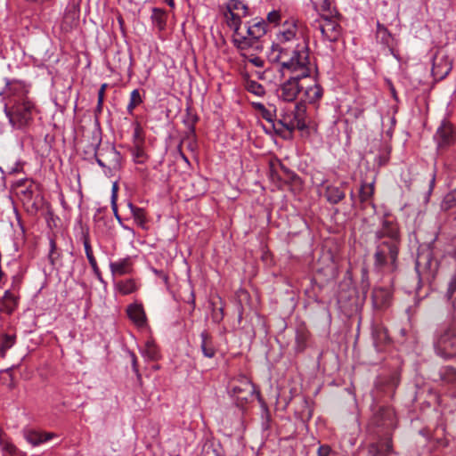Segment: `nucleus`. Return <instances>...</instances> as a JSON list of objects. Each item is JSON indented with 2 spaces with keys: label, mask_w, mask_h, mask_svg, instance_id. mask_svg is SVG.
Here are the masks:
<instances>
[{
  "label": "nucleus",
  "mask_w": 456,
  "mask_h": 456,
  "mask_svg": "<svg viewBox=\"0 0 456 456\" xmlns=\"http://www.w3.org/2000/svg\"><path fill=\"white\" fill-rule=\"evenodd\" d=\"M402 243L396 223L383 217L375 232L373 268L380 273H394L398 269V257Z\"/></svg>",
  "instance_id": "1"
},
{
  "label": "nucleus",
  "mask_w": 456,
  "mask_h": 456,
  "mask_svg": "<svg viewBox=\"0 0 456 456\" xmlns=\"http://www.w3.org/2000/svg\"><path fill=\"white\" fill-rule=\"evenodd\" d=\"M273 62L280 64L282 75L287 73L291 76L308 77L311 74L309 53L305 44L297 43L295 45H281L273 44L269 54Z\"/></svg>",
  "instance_id": "2"
},
{
  "label": "nucleus",
  "mask_w": 456,
  "mask_h": 456,
  "mask_svg": "<svg viewBox=\"0 0 456 456\" xmlns=\"http://www.w3.org/2000/svg\"><path fill=\"white\" fill-rule=\"evenodd\" d=\"M34 103L28 98L9 101L4 105V112L10 125L15 129H23L32 121Z\"/></svg>",
  "instance_id": "3"
},
{
  "label": "nucleus",
  "mask_w": 456,
  "mask_h": 456,
  "mask_svg": "<svg viewBox=\"0 0 456 456\" xmlns=\"http://www.w3.org/2000/svg\"><path fill=\"white\" fill-rule=\"evenodd\" d=\"M434 349L436 355L444 360H450L456 356V330L453 325L437 331Z\"/></svg>",
  "instance_id": "4"
},
{
  "label": "nucleus",
  "mask_w": 456,
  "mask_h": 456,
  "mask_svg": "<svg viewBox=\"0 0 456 456\" xmlns=\"http://www.w3.org/2000/svg\"><path fill=\"white\" fill-rule=\"evenodd\" d=\"M279 125L284 126L289 134H291L295 129L303 131L308 127L309 118L306 114V106L303 102L295 104L291 114L283 116L282 118L278 120Z\"/></svg>",
  "instance_id": "5"
},
{
  "label": "nucleus",
  "mask_w": 456,
  "mask_h": 456,
  "mask_svg": "<svg viewBox=\"0 0 456 456\" xmlns=\"http://www.w3.org/2000/svg\"><path fill=\"white\" fill-rule=\"evenodd\" d=\"M267 24L263 19H254L242 27V36L245 37L244 44H234L240 50H245L253 46V45L266 34Z\"/></svg>",
  "instance_id": "6"
},
{
  "label": "nucleus",
  "mask_w": 456,
  "mask_h": 456,
  "mask_svg": "<svg viewBox=\"0 0 456 456\" xmlns=\"http://www.w3.org/2000/svg\"><path fill=\"white\" fill-rule=\"evenodd\" d=\"M299 76H290L286 81L281 83L277 88V95L283 102H294L299 92L304 89V84L300 83L302 79Z\"/></svg>",
  "instance_id": "7"
},
{
  "label": "nucleus",
  "mask_w": 456,
  "mask_h": 456,
  "mask_svg": "<svg viewBox=\"0 0 456 456\" xmlns=\"http://www.w3.org/2000/svg\"><path fill=\"white\" fill-rule=\"evenodd\" d=\"M254 393L255 387L246 376H240L230 385V394L238 401L247 402Z\"/></svg>",
  "instance_id": "8"
},
{
  "label": "nucleus",
  "mask_w": 456,
  "mask_h": 456,
  "mask_svg": "<svg viewBox=\"0 0 456 456\" xmlns=\"http://www.w3.org/2000/svg\"><path fill=\"white\" fill-rule=\"evenodd\" d=\"M224 16L227 26L233 30L232 41L233 44H244L245 37L242 34L241 18L243 17L240 12H233L225 7Z\"/></svg>",
  "instance_id": "9"
},
{
  "label": "nucleus",
  "mask_w": 456,
  "mask_h": 456,
  "mask_svg": "<svg viewBox=\"0 0 456 456\" xmlns=\"http://www.w3.org/2000/svg\"><path fill=\"white\" fill-rule=\"evenodd\" d=\"M452 62L443 52L438 51L433 58L432 75L436 80L444 79L452 70Z\"/></svg>",
  "instance_id": "10"
},
{
  "label": "nucleus",
  "mask_w": 456,
  "mask_h": 456,
  "mask_svg": "<svg viewBox=\"0 0 456 456\" xmlns=\"http://www.w3.org/2000/svg\"><path fill=\"white\" fill-rule=\"evenodd\" d=\"M372 423L386 429L396 428L397 419L395 411L389 406L380 407L373 415Z\"/></svg>",
  "instance_id": "11"
},
{
  "label": "nucleus",
  "mask_w": 456,
  "mask_h": 456,
  "mask_svg": "<svg viewBox=\"0 0 456 456\" xmlns=\"http://www.w3.org/2000/svg\"><path fill=\"white\" fill-rule=\"evenodd\" d=\"M318 28L323 38L330 42H336L341 35V26L336 20L331 18H323L319 23Z\"/></svg>",
  "instance_id": "12"
},
{
  "label": "nucleus",
  "mask_w": 456,
  "mask_h": 456,
  "mask_svg": "<svg viewBox=\"0 0 456 456\" xmlns=\"http://www.w3.org/2000/svg\"><path fill=\"white\" fill-rule=\"evenodd\" d=\"M297 37V27L295 22H285L277 34V43L281 45L289 44L295 45L299 41Z\"/></svg>",
  "instance_id": "13"
},
{
  "label": "nucleus",
  "mask_w": 456,
  "mask_h": 456,
  "mask_svg": "<svg viewBox=\"0 0 456 456\" xmlns=\"http://www.w3.org/2000/svg\"><path fill=\"white\" fill-rule=\"evenodd\" d=\"M437 145L440 149H445L454 144L456 136L453 126L451 124L444 122L437 129L436 134Z\"/></svg>",
  "instance_id": "14"
},
{
  "label": "nucleus",
  "mask_w": 456,
  "mask_h": 456,
  "mask_svg": "<svg viewBox=\"0 0 456 456\" xmlns=\"http://www.w3.org/2000/svg\"><path fill=\"white\" fill-rule=\"evenodd\" d=\"M400 383V373L396 370L387 376H381L377 381V387L388 396H393Z\"/></svg>",
  "instance_id": "15"
},
{
  "label": "nucleus",
  "mask_w": 456,
  "mask_h": 456,
  "mask_svg": "<svg viewBox=\"0 0 456 456\" xmlns=\"http://www.w3.org/2000/svg\"><path fill=\"white\" fill-rule=\"evenodd\" d=\"M56 436L57 435L52 432H42L35 429L23 430V437L33 446L40 445Z\"/></svg>",
  "instance_id": "16"
},
{
  "label": "nucleus",
  "mask_w": 456,
  "mask_h": 456,
  "mask_svg": "<svg viewBox=\"0 0 456 456\" xmlns=\"http://www.w3.org/2000/svg\"><path fill=\"white\" fill-rule=\"evenodd\" d=\"M126 314L131 322L139 328L147 324V317L142 304L134 303L127 306Z\"/></svg>",
  "instance_id": "17"
},
{
  "label": "nucleus",
  "mask_w": 456,
  "mask_h": 456,
  "mask_svg": "<svg viewBox=\"0 0 456 456\" xmlns=\"http://www.w3.org/2000/svg\"><path fill=\"white\" fill-rule=\"evenodd\" d=\"M5 94L8 95L7 102L28 98V90L26 89L25 85L20 81H7Z\"/></svg>",
  "instance_id": "18"
},
{
  "label": "nucleus",
  "mask_w": 456,
  "mask_h": 456,
  "mask_svg": "<svg viewBox=\"0 0 456 456\" xmlns=\"http://www.w3.org/2000/svg\"><path fill=\"white\" fill-rule=\"evenodd\" d=\"M433 259L430 251L419 253L416 259L415 269L419 279L431 272Z\"/></svg>",
  "instance_id": "19"
},
{
  "label": "nucleus",
  "mask_w": 456,
  "mask_h": 456,
  "mask_svg": "<svg viewBox=\"0 0 456 456\" xmlns=\"http://www.w3.org/2000/svg\"><path fill=\"white\" fill-rule=\"evenodd\" d=\"M392 293L387 288H375L372 291V303L375 308L382 309L387 307L391 300Z\"/></svg>",
  "instance_id": "20"
},
{
  "label": "nucleus",
  "mask_w": 456,
  "mask_h": 456,
  "mask_svg": "<svg viewBox=\"0 0 456 456\" xmlns=\"http://www.w3.org/2000/svg\"><path fill=\"white\" fill-rule=\"evenodd\" d=\"M19 293L12 290H5L1 299L2 309L8 314H12L18 307Z\"/></svg>",
  "instance_id": "21"
},
{
  "label": "nucleus",
  "mask_w": 456,
  "mask_h": 456,
  "mask_svg": "<svg viewBox=\"0 0 456 456\" xmlns=\"http://www.w3.org/2000/svg\"><path fill=\"white\" fill-rule=\"evenodd\" d=\"M110 269L113 275H125L132 273L133 262L132 259L127 256L122 259H118L115 262H110Z\"/></svg>",
  "instance_id": "22"
},
{
  "label": "nucleus",
  "mask_w": 456,
  "mask_h": 456,
  "mask_svg": "<svg viewBox=\"0 0 456 456\" xmlns=\"http://www.w3.org/2000/svg\"><path fill=\"white\" fill-rule=\"evenodd\" d=\"M200 350L207 358H214L216 354L214 339L207 330L200 333Z\"/></svg>",
  "instance_id": "23"
},
{
  "label": "nucleus",
  "mask_w": 456,
  "mask_h": 456,
  "mask_svg": "<svg viewBox=\"0 0 456 456\" xmlns=\"http://www.w3.org/2000/svg\"><path fill=\"white\" fill-rule=\"evenodd\" d=\"M303 90L305 101L309 103L319 102L323 95V89L316 81H314L313 85L306 86L304 85Z\"/></svg>",
  "instance_id": "24"
},
{
  "label": "nucleus",
  "mask_w": 456,
  "mask_h": 456,
  "mask_svg": "<svg viewBox=\"0 0 456 456\" xmlns=\"http://www.w3.org/2000/svg\"><path fill=\"white\" fill-rule=\"evenodd\" d=\"M372 338L373 344L378 351H381L383 346L387 344L390 340L389 336L387 334V330L381 325H377L373 327Z\"/></svg>",
  "instance_id": "25"
},
{
  "label": "nucleus",
  "mask_w": 456,
  "mask_h": 456,
  "mask_svg": "<svg viewBox=\"0 0 456 456\" xmlns=\"http://www.w3.org/2000/svg\"><path fill=\"white\" fill-rule=\"evenodd\" d=\"M140 352L142 357H144V359L149 362H155L160 358L159 346L152 339L147 340L144 346L140 349Z\"/></svg>",
  "instance_id": "26"
},
{
  "label": "nucleus",
  "mask_w": 456,
  "mask_h": 456,
  "mask_svg": "<svg viewBox=\"0 0 456 456\" xmlns=\"http://www.w3.org/2000/svg\"><path fill=\"white\" fill-rule=\"evenodd\" d=\"M325 197L330 203L338 204L346 197V193L341 187L330 185L326 188Z\"/></svg>",
  "instance_id": "27"
},
{
  "label": "nucleus",
  "mask_w": 456,
  "mask_h": 456,
  "mask_svg": "<svg viewBox=\"0 0 456 456\" xmlns=\"http://www.w3.org/2000/svg\"><path fill=\"white\" fill-rule=\"evenodd\" d=\"M377 38L379 42L387 47L392 48L394 46V38L389 30L383 24L377 23Z\"/></svg>",
  "instance_id": "28"
},
{
  "label": "nucleus",
  "mask_w": 456,
  "mask_h": 456,
  "mask_svg": "<svg viewBox=\"0 0 456 456\" xmlns=\"http://www.w3.org/2000/svg\"><path fill=\"white\" fill-rule=\"evenodd\" d=\"M439 379L450 385H456V368L452 366H444L438 371Z\"/></svg>",
  "instance_id": "29"
},
{
  "label": "nucleus",
  "mask_w": 456,
  "mask_h": 456,
  "mask_svg": "<svg viewBox=\"0 0 456 456\" xmlns=\"http://www.w3.org/2000/svg\"><path fill=\"white\" fill-rule=\"evenodd\" d=\"M151 20L153 24L162 31L167 26V12L163 9L154 7L152 9Z\"/></svg>",
  "instance_id": "30"
},
{
  "label": "nucleus",
  "mask_w": 456,
  "mask_h": 456,
  "mask_svg": "<svg viewBox=\"0 0 456 456\" xmlns=\"http://www.w3.org/2000/svg\"><path fill=\"white\" fill-rule=\"evenodd\" d=\"M0 447L4 455L25 456V453L19 450L10 440L0 436Z\"/></svg>",
  "instance_id": "31"
},
{
  "label": "nucleus",
  "mask_w": 456,
  "mask_h": 456,
  "mask_svg": "<svg viewBox=\"0 0 456 456\" xmlns=\"http://www.w3.org/2000/svg\"><path fill=\"white\" fill-rule=\"evenodd\" d=\"M117 289L122 295H129L137 290L138 286L134 279H126L117 283Z\"/></svg>",
  "instance_id": "32"
},
{
  "label": "nucleus",
  "mask_w": 456,
  "mask_h": 456,
  "mask_svg": "<svg viewBox=\"0 0 456 456\" xmlns=\"http://www.w3.org/2000/svg\"><path fill=\"white\" fill-rule=\"evenodd\" d=\"M226 8L233 12H240L242 16H248L249 14L248 4L243 0H229L226 4Z\"/></svg>",
  "instance_id": "33"
},
{
  "label": "nucleus",
  "mask_w": 456,
  "mask_h": 456,
  "mask_svg": "<svg viewBox=\"0 0 456 456\" xmlns=\"http://www.w3.org/2000/svg\"><path fill=\"white\" fill-rule=\"evenodd\" d=\"M142 102V99L138 89H134L130 94V100L126 107V111L128 114L133 115L134 110L136 106L140 105Z\"/></svg>",
  "instance_id": "34"
},
{
  "label": "nucleus",
  "mask_w": 456,
  "mask_h": 456,
  "mask_svg": "<svg viewBox=\"0 0 456 456\" xmlns=\"http://www.w3.org/2000/svg\"><path fill=\"white\" fill-rule=\"evenodd\" d=\"M373 193H374L373 183H362L360 188V191H359L360 201L362 203L368 202L371 199Z\"/></svg>",
  "instance_id": "35"
},
{
  "label": "nucleus",
  "mask_w": 456,
  "mask_h": 456,
  "mask_svg": "<svg viewBox=\"0 0 456 456\" xmlns=\"http://www.w3.org/2000/svg\"><path fill=\"white\" fill-rule=\"evenodd\" d=\"M129 207L131 208V212L135 223L139 226L144 227V224L146 223V215L144 209L142 208L133 206L132 204H129Z\"/></svg>",
  "instance_id": "36"
},
{
  "label": "nucleus",
  "mask_w": 456,
  "mask_h": 456,
  "mask_svg": "<svg viewBox=\"0 0 456 456\" xmlns=\"http://www.w3.org/2000/svg\"><path fill=\"white\" fill-rule=\"evenodd\" d=\"M132 155L134 162L143 164L147 160V155L142 148V144L136 142L132 150Z\"/></svg>",
  "instance_id": "37"
},
{
  "label": "nucleus",
  "mask_w": 456,
  "mask_h": 456,
  "mask_svg": "<svg viewBox=\"0 0 456 456\" xmlns=\"http://www.w3.org/2000/svg\"><path fill=\"white\" fill-rule=\"evenodd\" d=\"M441 207L444 210H449L456 207V188L449 191L444 197Z\"/></svg>",
  "instance_id": "38"
},
{
  "label": "nucleus",
  "mask_w": 456,
  "mask_h": 456,
  "mask_svg": "<svg viewBox=\"0 0 456 456\" xmlns=\"http://www.w3.org/2000/svg\"><path fill=\"white\" fill-rule=\"evenodd\" d=\"M201 456H224V453L220 444H212L203 448Z\"/></svg>",
  "instance_id": "39"
},
{
  "label": "nucleus",
  "mask_w": 456,
  "mask_h": 456,
  "mask_svg": "<svg viewBox=\"0 0 456 456\" xmlns=\"http://www.w3.org/2000/svg\"><path fill=\"white\" fill-rule=\"evenodd\" d=\"M15 344V336L5 334L1 341L0 354L4 357L7 350Z\"/></svg>",
  "instance_id": "40"
},
{
  "label": "nucleus",
  "mask_w": 456,
  "mask_h": 456,
  "mask_svg": "<svg viewBox=\"0 0 456 456\" xmlns=\"http://www.w3.org/2000/svg\"><path fill=\"white\" fill-rule=\"evenodd\" d=\"M81 240L83 241L86 256L88 262L94 260L95 257L93 253V248H92V246L90 243L88 232H83L82 236H81Z\"/></svg>",
  "instance_id": "41"
},
{
  "label": "nucleus",
  "mask_w": 456,
  "mask_h": 456,
  "mask_svg": "<svg viewBox=\"0 0 456 456\" xmlns=\"http://www.w3.org/2000/svg\"><path fill=\"white\" fill-rule=\"evenodd\" d=\"M247 90L257 96H262L265 93L264 86L253 80L248 81Z\"/></svg>",
  "instance_id": "42"
},
{
  "label": "nucleus",
  "mask_w": 456,
  "mask_h": 456,
  "mask_svg": "<svg viewBox=\"0 0 456 456\" xmlns=\"http://www.w3.org/2000/svg\"><path fill=\"white\" fill-rule=\"evenodd\" d=\"M23 185L25 188L20 191V194L23 195L26 200H29L33 196L36 184L33 181L26 180L23 182Z\"/></svg>",
  "instance_id": "43"
},
{
  "label": "nucleus",
  "mask_w": 456,
  "mask_h": 456,
  "mask_svg": "<svg viewBox=\"0 0 456 456\" xmlns=\"http://www.w3.org/2000/svg\"><path fill=\"white\" fill-rule=\"evenodd\" d=\"M23 281V276L20 273H17L12 276L11 285L8 290H12L15 292H20L21 284Z\"/></svg>",
  "instance_id": "44"
},
{
  "label": "nucleus",
  "mask_w": 456,
  "mask_h": 456,
  "mask_svg": "<svg viewBox=\"0 0 456 456\" xmlns=\"http://www.w3.org/2000/svg\"><path fill=\"white\" fill-rule=\"evenodd\" d=\"M56 243L53 239L50 240V250L48 259L52 265H54L56 260L59 258L60 254L57 252Z\"/></svg>",
  "instance_id": "45"
},
{
  "label": "nucleus",
  "mask_w": 456,
  "mask_h": 456,
  "mask_svg": "<svg viewBox=\"0 0 456 456\" xmlns=\"http://www.w3.org/2000/svg\"><path fill=\"white\" fill-rule=\"evenodd\" d=\"M314 8L320 11H329L330 8V0H311Z\"/></svg>",
  "instance_id": "46"
},
{
  "label": "nucleus",
  "mask_w": 456,
  "mask_h": 456,
  "mask_svg": "<svg viewBox=\"0 0 456 456\" xmlns=\"http://www.w3.org/2000/svg\"><path fill=\"white\" fill-rule=\"evenodd\" d=\"M129 354H130L131 362H132V370L134 372V374L136 375L137 379L141 380L142 379V375H141V373L139 371L137 357L134 354V353H133V352H129Z\"/></svg>",
  "instance_id": "47"
},
{
  "label": "nucleus",
  "mask_w": 456,
  "mask_h": 456,
  "mask_svg": "<svg viewBox=\"0 0 456 456\" xmlns=\"http://www.w3.org/2000/svg\"><path fill=\"white\" fill-rule=\"evenodd\" d=\"M129 354H130L131 362H132V370L134 372V374L136 375L137 379L141 380L142 379V375H141V373L139 371L137 357L134 354V353H133V352H129Z\"/></svg>",
  "instance_id": "48"
},
{
  "label": "nucleus",
  "mask_w": 456,
  "mask_h": 456,
  "mask_svg": "<svg viewBox=\"0 0 456 456\" xmlns=\"http://www.w3.org/2000/svg\"><path fill=\"white\" fill-rule=\"evenodd\" d=\"M117 191H118V187H117V184L114 183L113 184V187H112V195H111V207H112V209H113V212L116 216V217L118 218V220L120 221V217L118 215V208H117V204H116V200H117Z\"/></svg>",
  "instance_id": "49"
},
{
  "label": "nucleus",
  "mask_w": 456,
  "mask_h": 456,
  "mask_svg": "<svg viewBox=\"0 0 456 456\" xmlns=\"http://www.w3.org/2000/svg\"><path fill=\"white\" fill-rule=\"evenodd\" d=\"M379 447L383 451V455H387L392 452V440L391 438H387L380 444H379Z\"/></svg>",
  "instance_id": "50"
},
{
  "label": "nucleus",
  "mask_w": 456,
  "mask_h": 456,
  "mask_svg": "<svg viewBox=\"0 0 456 456\" xmlns=\"http://www.w3.org/2000/svg\"><path fill=\"white\" fill-rule=\"evenodd\" d=\"M281 20V13L279 11H272L270 12L268 14H267V20L270 22V23H278L279 20Z\"/></svg>",
  "instance_id": "51"
},
{
  "label": "nucleus",
  "mask_w": 456,
  "mask_h": 456,
  "mask_svg": "<svg viewBox=\"0 0 456 456\" xmlns=\"http://www.w3.org/2000/svg\"><path fill=\"white\" fill-rule=\"evenodd\" d=\"M248 61L258 68L264 67L265 64V61L258 56H251L248 59Z\"/></svg>",
  "instance_id": "52"
},
{
  "label": "nucleus",
  "mask_w": 456,
  "mask_h": 456,
  "mask_svg": "<svg viewBox=\"0 0 456 456\" xmlns=\"http://www.w3.org/2000/svg\"><path fill=\"white\" fill-rule=\"evenodd\" d=\"M331 452V448L327 444H322L319 446L317 450L318 456H330Z\"/></svg>",
  "instance_id": "53"
},
{
  "label": "nucleus",
  "mask_w": 456,
  "mask_h": 456,
  "mask_svg": "<svg viewBox=\"0 0 456 456\" xmlns=\"http://www.w3.org/2000/svg\"><path fill=\"white\" fill-rule=\"evenodd\" d=\"M369 452H370L372 456H384V455H383V451L381 450V448L379 447V444H372L370 446Z\"/></svg>",
  "instance_id": "54"
},
{
  "label": "nucleus",
  "mask_w": 456,
  "mask_h": 456,
  "mask_svg": "<svg viewBox=\"0 0 456 456\" xmlns=\"http://www.w3.org/2000/svg\"><path fill=\"white\" fill-rule=\"evenodd\" d=\"M456 291V277H453L448 286L447 295L452 297Z\"/></svg>",
  "instance_id": "55"
},
{
  "label": "nucleus",
  "mask_w": 456,
  "mask_h": 456,
  "mask_svg": "<svg viewBox=\"0 0 456 456\" xmlns=\"http://www.w3.org/2000/svg\"><path fill=\"white\" fill-rule=\"evenodd\" d=\"M133 138L134 144L136 142H140L141 144H142V139L141 137V127L139 126H136V127L134 128Z\"/></svg>",
  "instance_id": "56"
},
{
  "label": "nucleus",
  "mask_w": 456,
  "mask_h": 456,
  "mask_svg": "<svg viewBox=\"0 0 456 456\" xmlns=\"http://www.w3.org/2000/svg\"><path fill=\"white\" fill-rule=\"evenodd\" d=\"M152 272L157 276H159L165 283H167L168 276L162 270H158V269L152 268Z\"/></svg>",
  "instance_id": "57"
},
{
  "label": "nucleus",
  "mask_w": 456,
  "mask_h": 456,
  "mask_svg": "<svg viewBox=\"0 0 456 456\" xmlns=\"http://www.w3.org/2000/svg\"><path fill=\"white\" fill-rule=\"evenodd\" d=\"M273 126L275 132L279 134H282L285 131L288 132L287 128L284 126L278 124V120L273 123Z\"/></svg>",
  "instance_id": "58"
},
{
  "label": "nucleus",
  "mask_w": 456,
  "mask_h": 456,
  "mask_svg": "<svg viewBox=\"0 0 456 456\" xmlns=\"http://www.w3.org/2000/svg\"><path fill=\"white\" fill-rule=\"evenodd\" d=\"M108 153L113 157V160L116 162V164H118V162L120 159V155H119L118 151H117L114 147H111L108 151Z\"/></svg>",
  "instance_id": "59"
},
{
  "label": "nucleus",
  "mask_w": 456,
  "mask_h": 456,
  "mask_svg": "<svg viewBox=\"0 0 456 456\" xmlns=\"http://www.w3.org/2000/svg\"><path fill=\"white\" fill-rule=\"evenodd\" d=\"M95 160L101 167L110 170V167L106 166L103 160L98 156L97 152H95Z\"/></svg>",
  "instance_id": "60"
},
{
  "label": "nucleus",
  "mask_w": 456,
  "mask_h": 456,
  "mask_svg": "<svg viewBox=\"0 0 456 456\" xmlns=\"http://www.w3.org/2000/svg\"><path fill=\"white\" fill-rule=\"evenodd\" d=\"M281 169L283 170V172L288 175V177L289 179H293L294 177H296L297 175H295V173H293L292 171H290L289 168H287L286 167H284L283 165L281 166Z\"/></svg>",
  "instance_id": "61"
},
{
  "label": "nucleus",
  "mask_w": 456,
  "mask_h": 456,
  "mask_svg": "<svg viewBox=\"0 0 456 456\" xmlns=\"http://www.w3.org/2000/svg\"><path fill=\"white\" fill-rule=\"evenodd\" d=\"M106 87H107L106 84L102 85L101 88L98 91V98H100V99L103 98L104 99V94H105Z\"/></svg>",
  "instance_id": "62"
},
{
  "label": "nucleus",
  "mask_w": 456,
  "mask_h": 456,
  "mask_svg": "<svg viewBox=\"0 0 456 456\" xmlns=\"http://www.w3.org/2000/svg\"><path fill=\"white\" fill-rule=\"evenodd\" d=\"M94 274L95 275V277L101 281V282H103V279H102V273L100 271V269H97L95 271H94Z\"/></svg>",
  "instance_id": "63"
},
{
  "label": "nucleus",
  "mask_w": 456,
  "mask_h": 456,
  "mask_svg": "<svg viewBox=\"0 0 456 456\" xmlns=\"http://www.w3.org/2000/svg\"><path fill=\"white\" fill-rule=\"evenodd\" d=\"M103 101H104V99H103V98H101V99H100V98H98V102H97V107H96V109H97V111H99V112H100V111H102V104H103Z\"/></svg>",
  "instance_id": "64"
}]
</instances>
